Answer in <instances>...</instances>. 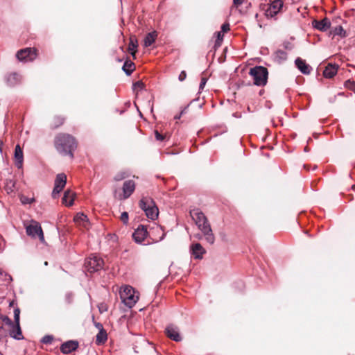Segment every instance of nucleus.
Segmentation results:
<instances>
[{
  "mask_svg": "<svg viewBox=\"0 0 355 355\" xmlns=\"http://www.w3.org/2000/svg\"><path fill=\"white\" fill-rule=\"evenodd\" d=\"M190 215L198 229L205 236V240L209 243L213 244L215 241V237L205 215L198 209L191 210L190 211Z\"/></svg>",
  "mask_w": 355,
  "mask_h": 355,
  "instance_id": "obj_1",
  "label": "nucleus"
},
{
  "mask_svg": "<svg viewBox=\"0 0 355 355\" xmlns=\"http://www.w3.org/2000/svg\"><path fill=\"white\" fill-rule=\"evenodd\" d=\"M55 146L57 150L64 155L73 157V152L77 147L76 141L72 136L68 134H59L55 139Z\"/></svg>",
  "mask_w": 355,
  "mask_h": 355,
  "instance_id": "obj_2",
  "label": "nucleus"
},
{
  "mask_svg": "<svg viewBox=\"0 0 355 355\" xmlns=\"http://www.w3.org/2000/svg\"><path fill=\"white\" fill-rule=\"evenodd\" d=\"M135 289L128 285L121 287L119 295L123 303L129 308L133 307L139 300V296L135 295Z\"/></svg>",
  "mask_w": 355,
  "mask_h": 355,
  "instance_id": "obj_3",
  "label": "nucleus"
},
{
  "mask_svg": "<svg viewBox=\"0 0 355 355\" xmlns=\"http://www.w3.org/2000/svg\"><path fill=\"white\" fill-rule=\"evenodd\" d=\"M139 207L144 210L148 218L155 220L158 217V208L152 198L148 197L142 198L139 201Z\"/></svg>",
  "mask_w": 355,
  "mask_h": 355,
  "instance_id": "obj_4",
  "label": "nucleus"
},
{
  "mask_svg": "<svg viewBox=\"0 0 355 355\" xmlns=\"http://www.w3.org/2000/svg\"><path fill=\"white\" fill-rule=\"evenodd\" d=\"M268 70L262 66H257L250 69V75L253 78L254 84L257 86H263L267 83Z\"/></svg>",
  "mask_w": 355,
  "mask_h": 355,
  "instance_id": "obj_5",
  "label": "nucleus"
},
{
  "mask_svg": "<svg viewBox=\"0 0 355 355\" xmlns=\"http://www.w3.org/2000/svg\"><path fill=\"white\" fill-rule=\"evenodd\" d=\"M103 264V260L100 257L94 254L89 256L85 261V267L90 273L102 269Z\"/></svg>",
  "mask_w": 355,
  "mask_h": 355,
  "instance_id": "obj_6",
  "label": "nucleus"
},
{
  "mask_svg": "<svg viewBox=\"0 0 355 355\" xmlns=\"http://www.w3.org/2000/svg\"><path fill=\"white\" fill-rule=\"evenodd\" d=\"M26 234L30 236L35 237L36 236H38L40 240L42 242L44 241V234L41 225L38 222L35 220H32L31 223L26 226Z\"/></svg>",
  "mask_w": 355,
  "mask_h": 355,
  "instance_id": "obj_7",
  "label": "nucleus"
},
{
  "mask_svg": "<svg viewBox=\"0 0 355 355\" xmlns=\"http://www.w3.org/2000/svg\"><path fill=\"white\" fill-rule=\"evenodd\" d=\"M67 184V175L64 173H59L56 175L54 182V188L52 191V198H57Z\"/></svg>",
  "mask_w": 355,
  "mask_h": 355,
  "instance_id": "obj_8",
  "label": "nucleus"
},
{
  "mask_svg": "<svg viewBox=\"0 0 355 355\" xmlns=\"http://www.w3.org/2000/svg\"><path fill=\"white\" fill-rule=\"evenodd\" d=\"M16 56L19 61L31 62L37 57L36 50L32 48H26L17 51Z\"/></svg>",
  "mask_w": 355,
  "mask_h": 355,
  "instance_id": "obj_9",
  "label": "nucleus"
},
{
  "mask_svg": "<svg viewBox=\"0 0 355 355\" xmlns=\"http://www.w3.org/2000/svg\"><path fill=\"white\" fill-rule=\"evenodd\" d=\"M284 6L283 1L282 0H274L268 6V8L266 10V16L267 17H273L277 15Z\"/></svg>",
  "mask_w": 355,
  "mask_h": 355,
  "instance_id": "obj_10",
  "label": "nucleus"
},
{
  "mask_svg": "<svg viewBox=\"0 0 355 355\" xmlns=\"http://www.w3.org/2000/svg\"><path fill=\"white\" fill-rule=\"evenodd\" d=\"M148 231L143 225H139L132 234L134 241L137 243H141L147 237Z\"/></svg>",
  "mask_w": 355,
  "mask_h": 355,
  "instance_id": "obj_11",
  "label": "nucleus"
},
{
  "mask_svg": "<svg viewBox=\"0 0 355 355\" xmlns=\"http://www.w3.org/2000/svg\"><path fill=\"white\" fill-rule=\"evenodd\" d=\"M166 334L168 338L176 342L182 340L178 328L173 324H170L166 328Z\"/></svg>",
  "mask_w": 355,
  "mask_h": 355,
  "instance_id": "obj_12",
  "label": "nucleus"
},
{
  "mask_svg": "<svg viewBox=\"0 0 355 355\" xmlns=\"http://www.w3.org/2000/svg\"><path fill=\"white\" fill-rule=\"evenodd\" d=\"M190 250L195 259H201L206 251L201 244L197 243L191 245Z\"/></svg>",
  "mask_w": 355,
  "mask_h": 355,
  "instance_id": "obj_13",
  "label": "nucleus"
},
{
  "mask_svg": "<svg viewBox=\"0 0 355 355\" xmlns=\"http://www.w3.org/2000/svg\"><path fill=\"white\" fill-rule=\"evenodd\" d=\"M135 189V183L133 180H127L123 185V198H129Z\"/></svg>",
  "mask_w": 355,
  "mask_h": 355,
  "instance_id": "obj_14",
  "label": "nucleus"
},
{
  "mask_svg": "<svg viewBox=\"0 0 355 355\" xmlns=\"http://www.w3.org/2000/svg\"><path fill=\"white\" fill-rule=\"evenodd\" d=\"M312 25L313 28L320 31H326L330 27L331 22L329 19L325 17L320 21L313 20Z\"/></svg>",
  "mask_w": 355,
  "mask_h": 355,
  "instance_id": "obj_15",
  "label": "nucleus"
},
{
  "mask_svg": "<svg viewBox=\"0 0 355 355\" xmlns=\"http://www.w3.org/2000/svg\"><path fill=\"white\" fill-rule=\"evenodd\" d=\"M78 347V343L76 341H67L62 344L60 350L63 354H69L76 350Z\"/></svg>",
  "mask_w": 355,
  "mask_h": 355,
  "instance_id": "obj_16",
  "label": "nucleus"
},
{
  "mask_svg": "<svg viewBox=\"0 0 355 355\" xmlns=\"http://www.w3.org/2000/svg\"><path fill=\"white\" fill-rule=\"evenodd\" d=\"M14 157L15 159V165L18 168H21L23 165L24 155L23 151L19 144L15 146Z\"/></svg>",
  "mask_w": 355,
  "mask_h": 355,
  "instance_id": "obj_17",
  "label": "nucleus"
},
{
  "mask_svg": "<svg viewBox=\"0 0 355 355\" xmlns=\"http://www.w3.org/2000/svg\"><path fill=\"white\" fill-rule=\"evenodd\" d=\"M295 64L297 69L304 74H309L311 71V67L307 64L304 60L301 59L300 58H297Z\"/></svg>",
  "mask_w": 355,
  "mask_h": 355,
  "instance_id": "obj_18",
  "label": "nucleus"
},
{
  "mask_svg": "<svg viewBox=\"0 0 355 355\" xmlns=\"http://www.w3.org/2000/svg\"><path fill=\"white\" fill-rule=\"evenodd\" d=\"M338 64H328L323 71V76L327 78H333L338 72Z\"/></svg>",
  "mask_w": 355,
  "mask_h": 355,
  "instance_id": "obj_19",
  "label": "nucleus"
},
{
  "mask_svg": "<svg viewBox=\"0 0 355 355\" xmlns=\"http://www.w3.org/2000/svg\"><path fill=\"white\" fill-rule=\"evenodd\" d=\"M74 221L85 229H89V222L87 216L83 213L77 214L74 218Z\"/></svg>",
  "mask_w": 355,
  "mask_h": 355,
  "instance_id": "obj_20",
  "label": "nucleus"
},
{
  "mask_svg": "<svg viewBox=\"0 0 355 355\" xmlns=\"http://www.w3.org/2000/svg\"><path fill=\"white\" fill-rule=\"evenodd\" d=\"M12 329L10 331V336L15 340H23L24 336L20 328L19 324H15L14 327H11Z\"/></svg>",
  "mask_w": 355,
  "mask_h": 355,
  "instance_id": "obj_21",
  "label": "nucleus"
},
{
  "mask_svg": "<svg viewBox=\"0 0 355 355\" xmlns=\"http://www.w3.org/2000/svg\"><path fill=\"white\" fill-rule=\"evenodd\" d=\"M75 194L70 190H67L62 197V203L67 206H71L74 201Z\"/></svg>",
  "mask_w": 355,
  "mask_h": 355,
  "instance_id": "obj_22",
  "label": "nucleus"
},
{
  "mask_svg": "<svg viewBox=\"0 0 355 355\" xmlns=\"http://www.w3.org/2000/svg\"><path fill=\"white\" fill-rule=\"evenodd\" d=\"M287 59V53L283 50H277L274 53V60L281 64L286 61Z\"/></svg>",
  "mask_w": 355,
  "mask_h": 355,
  "instance_id": "obj_23",
  "label": "nucleus"
},
{
  "mask_svg": "<svg viewBox=\"0 0 355 355\" xmlns=\"http://www.w3.org/2000/svg\"><path fill=\"white\" fill-rule=\"evenodd\" d=\"M157 37V33L156 31H153L148 33L144 38V46L148 47L152 45L155 42Z\"/></svg>",
  "mask_w": 355,
  "mask_h": 355,
  "instance_id": "obj_24",
  "label": "nucleus"
},
{
  "mask_svg": "<svg viewBox=\"0 0 355 355\" xmlns=\"http://www.w3.org/2000/svg\"><path fill=\"white\" fill-rule=\"evenodd\" d=\"M6 81L8 85L14 86L20 81V76L16 73H11L8 76Z\"/></svg>",
  "mask_w": 355,
  "mask_h": 355,
  "instance_id": "obj_25",
  "label": "nucleus"
},
{
  "mask_svg": "<svg viewBox=\"0 0 355 355\" xmlns=\"http://www.w3.org/2000/svg\"><path fill=\"white\" fill-rule=\"evenodd\" d=\"M107 339V335L104 329H101L96 335V342L97 344L104 343Z\"/></svg>",
  "mask_w": 355,
  "mask_h": 355,
  "instance_id": "obj_26",
  "label": "nucleus"
},
{
  "mask_svg": "<svg viewBox=\"0 0 355 355\" xmlns=\"http://www.w3.org/2000/svg\"><path fill=\"white\" fill-rule=\"evenodd\" d=\"M137 40L136 38L131 37L128 45L129 52L135 57L137 49Z\"/></svg>",
  "mask_w": 355,
  "mask_h": 355,
  "instance_id": "obj_27",
  "label": "nucleus"
},
{
  "mask_svg": "<svg viewBox=\"0 0 355 355\" xmlns=\"http://www.w3.org/2000/svg\"><path fill=\"white\" fill-rule=\"evenodd\" d=\"M123 70L128 76H130L135 70V64L131 61H125L123 66Z\"/></svg>",
  "mask_w": 355,
  "mask_h": 355,
  "instance_id": "obj_28",
  "label": "nucleus"
},
{
  "mask_svg": "<svg viewBox=\"0 0 355 355\" xmlns=\"http://www.w3.org/2000/svg\"><path fill=\"white\" fill-rule=\"evenodd\" d=\"M153 230L156 233H162V236L159 238V239L157 240V241H160L164 239V238L165 236V234L163 232V230H162V227H160L159 225H155L153 228Z\"/></svg>",
  "mask_w": 355,
  "mask_h": 355,
  "instance_id": "obj_29",
  "label": "nucleus"
},
{
  "mask_svg": "<svg viewBox=\"0 0 355 355\" xmlns=\"http://www.w3.org/2000/svg\"><path fill=\"white\" fill-rule=\"evenodd\" d=\"M345 87L355 92V81L347 80L345 82Z\"/></svg>",
  "mask_w": 355,
  "mask_h": 355,
  "instance_id": "obj_30",
  "label": "nucleus"
},
{
  "mask_svg": "<svg viewBox=\"0 0 355 355\" xmlns=\"http://www.w3.org/2000/svg\"><path fill=\"white\" fill-rule=\"evenodd\" d=\"M1 319L2 321L9 327H14V322L6 315H1Z\"/></svg>",
  "mask_w": 355,
  "mask_h": 355,
  "instance_id": "obj_31",
  "label": "nucleus"
},
{
  "mask_svg": "<svg viewBox=\"0 0 355 355\" xmlns=\"http://www.w3.org/2000/svg\"><path fill=\"white\" fill-rule=\"evenodd\" d=\"M53 340V336L51 335H46L44 336L41 342L44 344H51Z\"/></svg>",
  "mask_w": 355,
  "mask_h": 355,
  "instance_id": "obj_32",
  "label": "nucleus"
},
{
  "mask_svg": "<svg viewBox=\"0 0 355 355\" xmlns=\"http://www.w3.org/2000/svg\"><path fill=\"white\" fill-rule=\"evenodd\" d=\"M0 278H1L3 280L6 281V282L12 281L11 276L6 272H3L1 269H0Z\"/></svg>",
  "mask_w": 355,
  "mask_h": 355,
  "instance_id": "obj_33",
  "label": "nucleus"
},
{
  "mask_svg": "<svg viewBox=\"0 0 355 355\" xmlns=\"http://www.w3.org/2000/svg\"><path fill=\"white\" fill-rule=\"evenodd\" d=\"M334 34L341 35L342 37H345V31H344L342 26H338V28H336Z\"/></svg>",
  "mask_w": 355,
  "mask_h": 355,
  "instance_id": "obj_34",
  "label": "nucleus"
},
{
  "mask_svg": "<svg viewBox=\"0 0 355 355\" xmlns=\"http://www.w3.org/2000/svg\"><path fill=\"white\" fill-rule=\"evenodd\" d=\"M19 313H20L19 309H18V308L15 309L14 318H15V324H19Z\"/></svg>",
  "mask_w": 355,
  "mask_h": 355,
  "instance_id": "obj_35",
  "label": "nucleus"
},
{
  "mask_svg": "<svg viewBox=\"0 0 355 355\" xmlns=\"http://www.w3.org/2000/svg\"><path fill=\"white\" fill-rule=\"evenodd\" d=\"M121 220L124 223V224H127L128 222V212L126 211H124L121 214Z\"/></svg>",
  "mask_w": 355,
  "mask_h": 355,
  "instance_id": "obj_36",
  "label": "nucleus"
},
{
  "mask_svg": "<svg viewBox=\"0 0 355 355\" xmlns=\"http://www.w3.org/2000/svg\"><path fill=\"white\" fill-rule=\"evenodd\" d=\"M223 34L221 33V32L217 33V40L216 41L215 46H219L220 45V42L223 40Z\"/></svg>",
  "mask_w": 355,
  "mask_h": 355,
  "instance_id": "obj_37",
  "label": "nucleus"
},
{
  "mask_svg": "<svg viewBox=\"0 0 355 355\" xmlns=\"http://www.w3.org/2000/svg\"><path fill=\"white\" fill-rule=\"evenodd\" d=\"M144 87V84L141 81H137L133 84V89H143Z\"/></svg>",
  "mask_w": 355,
  "mask_h": 355,
  "instance_id": "obj_38",
  "label": "nucleus"
},
{
  "mask_svg": "<svg viewBox=\"0 0 355 355\" xmlns=\"http://www.w3.org/2000/svg\"><path fill=\"white\" fill-rule=\"evenodd\" d=\"M7 336V331L3 326H0V341Z\"/></svg>",
  "mask_w": 355,
  "mask_h": 355,
  "instance_id": "obj_39",
  "label": "nucleus"
},
{
  "mask_svg": "<svg viewBox=\"0 0 355 355\" xmlns=\"http://www.w3.org/2000/svg\"><path fill=\"white\" fill-rule=\"evenodd\" d=\"M155 136L157 141H162L164 139V136L160 134L157 130L155 131Z\"/></svg>",
  "mask_w": 355,
  "mask_h": 355,
  "instance_id": "obj_40",
  "label": "nucleus"
},
{
  "mask_svg": "<svg viewBox=\"0 0 355 355\" xmlns=\"http://www.w3.org/2000/svg\"><path fill=\"white\" fill-rule=\"evenodd\" d=\"M55 120L56 121V123H55V126H54L55 128H57V127L60 126L64 122V119L62 118H61V117H59V116L55 117Z\"/></svg>",
  "mask_w": 355,
  "mask_h": 355,
  "instance_id": "obj_41",
  "label": "nucleus"
},
{
  "mask_svg": "<svg viewBox=\"0 0 355 355\" xmlns=\"http://www.w3.org/2000/svg\"><path fill=\"white\" fill-rule=\"evenodd\" d=\"M207 83V78H201V81H200V85H199V90H202L205 86Z\"/></svg>",
  "mask_w": 355,
  "mask_h": 355,
  "instance_id": "obj_42",
  "label": "nucleus"
},
{
  "mask_svg": "<svg viewBox=\"0 0 355 355\" xmlns=\"http://www.w3.org/2000/svg\"><path fill=\"white\" fill-rule=\"evenodd\" d=\"M73 300V295L71 293H68L65 295V300L68 304H70Z\"/></svg>",
  "mask_w": 355,
  "mask_h": 355,
  "instance_id": "obj_43",
  "label": "nucleus"
},
{
  "mask_svg": "<svg viewBox=\"0 0 355 355\" xmlns=\"http://www.w3.org/2000/svg\"><path fill=\"white\" fill-rule=\"evenodd\" d=\"M221 30L224 33L227 32L230 30V24H223L221 26Z\"/></svg>",
  "mask_w": 355,
  "mask_h": 355,
  "instance_id": "obj_44",
  "label": "nucleus"
},
{
  "mask_svg": "<svg viewBox=\"0 0 355 355\" xmlns=\"http://www.w3.org/2000/svg\"><path fill=\"white\" fill-rule=\"evenodd\" d=\"M186 77H187V73H186V72H185L184 71H181V73H180V75H179V78H179V80H180V81H183L184 80H185Z\"/></svg>",
  "mask_w": 355,
  "mask_h": 355,
  "instance_id": "obj_45",
  "label": "nucleus"
},
{
  "mask_svg": "<svg viewBox=\"0 0 355 355\" xmlns=\"http://www.w3.org/2000/svg\"><path fill=\"white\" fill-rule=\"evenodd\" d=\"M126 175H125V173H121V175H116L115 177V180L116 181H119V180H123L124 178H125Z\"/></svg>",
  "mask_w": 355,
  "mask_h": 355,
  "instance_id": "obj_46",
  "label": "nucleus"
},
{
  "mask_svg": "<svg viewBox=\"0 0 355 355\" xmlns=\"http://www.w3.org/2000/svg\"><path fill=\"white\" fill-rule=\"evenodd\" d=\"M186 110H187V107H185L184 110H182L181 111V112L180 113V114L175 116L174 119H176V120L180 119V117H181V116H182L184 113H185V112H186Z\"/></svg>",
  "mask_w": 355,
  "mask_h": 355,
  "instance_id": "obj_47",
  "label": "nucleus"
},
{
  "mask_svg": "<svg viewBox=\"0 0 355 355\" xmlns=\"http://www.w3.org/2000/svg\"><path fill=\"white\" fill-rule=\"evenodd\" d=\"M244 0H233V3L236 6H241Z\"/></svg>",
  "mask_w": 355,
  "mask_h": 355,
  "instance_id": "obj_48",
  "label": "nucleus"
},
{
  "mask_svg": "<svg viewBox=\"0 0 355 355\" xmlns=\"http://www.w3.org/2000/svg\"><path fill=\"white\" fill-rule=\"evenodd\" d=\"M99 310L102 313L103 311H107V307H106V306L105 304H101V306H99Z\"/></svg>",
  "mask_w": 355,
  "mask_h": 355,
  "instance_id": "obj_49",
  "label": "nucleus"
},
{
  "mask_svg": "<svg viewBox=\"0 0 355 355\" xmlns=\"http://www.w3.org/2000/svg\"><path fill=\"white\" fill-rule=\"evenodd\" d=\"M3 146V142L2 140H0V153H2V148Z\"/></svg>",
  "mask_w": 355,
  "mask_h": 355,
  "instance_id": "obj_50",
  "label": "nucleus"
},
{
  "mask_svg": "<svg viewBox=\"0 0 355 355\" xmlns=\"http://www.w3.org/2000/svg\"><path fill=\"white\" fill-rule=\"evenodd\" d=\"M96 327L100 330L101 329H103V326L101 323L96 324Z\"/></svg>",
  "mask_w": 355,
  "mask_h": 355,
  "instance_id": "obj_51",
  "label": "nucleus"
},
{
  "mask_svg": "<svg viewBox=\"0 0 355 355\" xmlns=\"http://www.w3.org/2000/svg\"><path fill=\"white\" fill-rule=\"evenodd\" d=\"M196 237H197L198 239H201V236H200V234H198V235L196 236Z\"/></svg>",
  "mask_w": 355,
  "mask_h": 355,
  "instance_id": "obj_52",
  "label": "nucleus"
}]
</instances>
